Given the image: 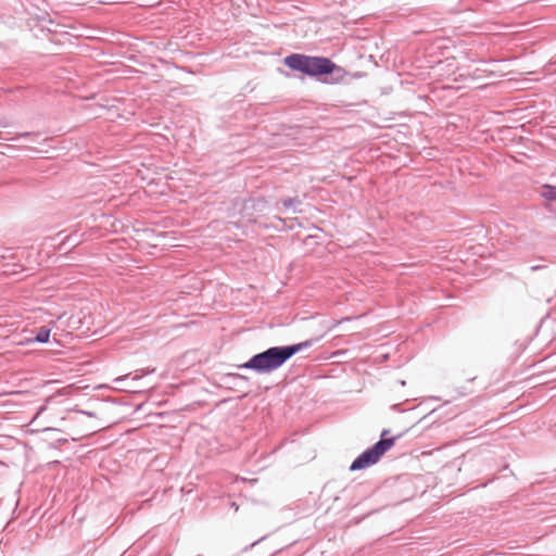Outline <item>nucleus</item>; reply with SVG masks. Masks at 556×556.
Returning a JSON list of instances; mask_svg holds the SVG:
<instances>
[{"label":"nucleus","mask_w":556,"mask_h":556,"mask_svg":"<svg viewBox=\"0 0 556 556\" xmlns=\"http://www.w3.org/2000/svg\"><path fill=\"white\" fill-rule=\"evenodd\" d=\"M50 332H51L50 328L40 327L36 333L34 341H36L38 343H47L50 338Z\"/></svg>","instance_id":"obj_4"},{"label":"nucleus","mask_w":556,"mask_h":556,"mask_svg":"<svg viewBox=\"0 0 556 556\" xmlns=\"http://www.w3.org/2000/svg\"><path fill=\"white\" fill-rule=\"evenodd\" d=\"M313 340L290 345L271 346L267 350L253 355L248 362L239 368L250 369L257 374H268L286 364L296 353L313 345Z\"/></svg>","instance_id":"obj_1"},{"label":"nucleus","mask_w":556,"mask_h":556,"mask_svg":"<svg viewBox=\"0 0 556 556\" xmlns=\"http://www.w3.org/2000/svg\"><path fill=\"white\" fill-rule=\"evenodd\" d=\"M389 432V430L384 429L381 433L380 440L369 448L365 450L352 462L350 470H362L378 463L381 456L395 444L396 438H386Z\"/></svg>","instance_id":"obj_3"},{"label":"nucleus","mask_w":556,"mask_h":556,"mask_svg":"<svg viewBox=\"0 0 556 556\" xmlns=\"http://www.w3.org/2000/svg\"><path fill=\"white\" fill-rule=\"evenodd\" d=\"M542 197L548 201L556 200V187L544 186L542 191Z\"/></svg>","instance_id":"obj_5"},{"label":"nucleus","mask_w":556,"mask_h":556,"mask_svg":"<svg viewBox=\"0 0 556 556\" xmlns=\"http://www.w3.org/2000/svg\"><path fill=\"white\" fill-rule=\"evenodd\" d=\"M128 378H129V375H125V376H123V377H118V378H116V379H115V382H116V383H122V382L127 381V380H128Z\"/></svg>","instance_id":"obj_7"},{"label":"nucleus","mask_w":556,"mask_h":556,"mask_svg":"<svg viewBox=\"0 0 556 556\" xmlns=\"http://www.w3.org/2000/svg\"><path fill=\"white\" fill-rule=\"evenodd\" d=\"M283 62L289 68L309 76L331 74L337 67L336 64L327 58L308 56L299 53L288 55L285 58Z\"/></svg>","instance_id":"obj_2"},{"label":"nucleus","mask_w":556,"mask_h":556,"mask_svg":"<svg viewBox=\"0 0 556 556\" xmlns=\"http://www.w3.org/2000/svg\"><path fill=\"white\" fill-rule=\"evenodd\" d=\"M291 203H292V201H291V200L285 201V205H286V206L291 205Z\"/></svg>","instance_id":"obj_8"},{"label":"nucleus","mask_w":556,"mask_h":556,"mask_svg":"<svg viewBox=\"0 0 556 556\" xmlns=\"http://www.w3.org/2000/svg\"><path fill=\"white\" fill-rule=\"evenodd\" d=\"M350 319H351V318L345 317V318H342L341 320H339V323L348 321V320H350Z\"/></svg>","instance_id":"obj_9"},{"label":"nucleus","mask_w":556,"mask_h":556,"mask_svg":"<svg viewBox=\"0 0 556 556\" xmlns=\"http://www.w3.org/2000/svg\"><path fill=\"white\" fill-rule=\"evenodd\" d=\"M153 371H154V369H152V370H146V369L137 370V374H136V376L132 378V380H137V379H139V378H141V377H143V376H146V375H148V374H150V372H153Z\"/></svg>","instance_id":"obj_6"}]
</instances>
